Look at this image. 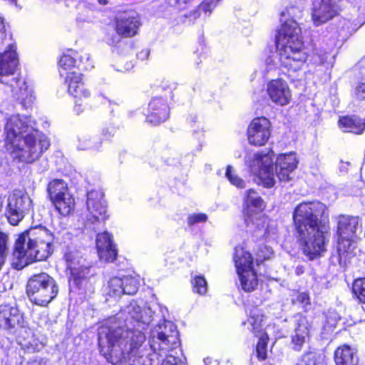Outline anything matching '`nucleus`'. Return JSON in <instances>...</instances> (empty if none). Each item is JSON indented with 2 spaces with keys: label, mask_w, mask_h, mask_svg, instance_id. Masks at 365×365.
I'll list each match as a JSON object with an SVG mask.
<instances>
[{
  "label": "nucleus",
  "mask_w": 365,
  "mask_h": 365,
  "mask_svg": "<svg viewBox=\"0 0 365 365\" xmlns=\"http://www.w3.org/2000/svg\"><path fill=\"white\" fill-rule=\"evenodd\" d=\"M274 153L269 151L266 154L255 153L252 156L246 157V163L251 172L258 177L260 182L266 187H272L275 184L273 172Z\"/></svg>",
  "instance_id": "11"
},
{
  "label": "nucleus",
  "mask_w": 365,
  "mask_h": 365,
  "mask_svg": "<svg viewBox=\"0 0 365 365\" xmlns=\"http://www.w3.org/2000/svg\"><path fill=\"white\" fill-rule=\"evenodd\" d=\"M140 26V17L133 11L119 14L115 18V30L123 37L135 36Z\"/></svg>",
  "instance_id": "17"
},
{
  "label": "nucleus",
  "mask_w": 365,
  "mask_h": 365,
  "mask_svg": "<svg viewBox=\"0 0 365 365\" xmlns=\"http://www.w3.org/2000/svg\"><path fill=\"white\" fill-rule=\"evenodd\" d=\"M354 96L358 100H365V83H359L354 90Z\"/></svg>",
  "instance_id": "46"
},
{
  "label": "nucleus",
  "mask_w": 365,
  "mask_h": 365,
  "mask_svg": "<svg viewBox=\"0 0 365 365\" xmlns=\"http://www.w3.org/2000/svg\"><path fill=\"white\" fill-rule=\"evenodd\" d=\"M294 334L309 336L308 322L305 317L302 316L297 317L294 320Z\"/></svg>",
  "instance_id": "34"
},
{
  "label": "nucleus",
  "mask_w": 365,
  "mask_h": 365,
  "mask_svg": "<svg viewBox=\"0 0 365 365\" xmlns=\"http://www.w3.org/2000/svg\"><path fill=\"white\" fill-rule=\"evenodd\" d=\"M96 247L101 260L113 262L115 259L117 250L111 235L108 232L97 235Z\"/></svg>",
  "instance_id": "21"
},
{
  "label": "nucleus",
  "mask_w": 365,
  "mask_h": 365,
  "mask_svg": "<svg viewBox=\"0 0 365 365\" xmlns=\"http://www.w3.org/2000/svg\"><path fill=\"white\" fill-rule=\"evenodd\" d=\"M340 0H314L311 9V18L315 26H319L339 14Z\"/></svg>",
  "instance_id": "13"
},
{
  "label": "nucleus",
  "mask_w": 365,
  "mask_h": 365,
  "mask_svg": "<svg viewBox=\"0 0 365 365\" xmlns=\"http://www.w3.org/2000/svg\"><path fill=\"white\" fill-rule=\"evenodd\" d=\"M193 291L199 294H205L207 292V282L203 276H196L192 281Z\"/></svg>",
  "instance_id": "37"
},
{
  "label": "nucleus",
  "mask_w": 365,
  "mask_h": 365,
  "mask_svg": "<svg viewBox=\"0 0 365 365\" xmlns=\"http://www.w3.org/2000/svg\"><path fill=\"white\" fill-rule=\"evenodd\" d=\"M8 236L0 231V269L5 262L7 253Z\"/></svg>",
  "instance_id": "39"
},
{
  "label": "nucleus",
  "mask_w": 365,
  "mask_h": 365,
  "mask_svg": "<svg viewBox=\"0 0 365 365\" xmlns=\"http://www.w3.org/2000/svg\"><path fill=\"white\" fill-rule=\"evenodd\" d=\"M4 129L6 148L19 161L31 163L50 147L48 138L36 128V122L30 115H10Z\"/></svg>",
  "instance_id": "3"
},
{
  "label": "nucleus",
  "mask_w": 365,
  "mask_h": 365,
  "mask_svg": "<svg viewBox=\"0 0 365 365\" xmlns=\"http://www.w3.org/2000/svg\"><path fill=\"white\" fill-rule=\"evenodd\" d=\"M65 83L68 86V92L76 98H88L91 92L86 88L82 75L76 72H66Z\"/></svg>",
  "instance_id": "22"
},
{
  "label": "nucleus",
  "mask_w": 365,
  "mask_h": 365,
  "mask_svg": "<svg viewBox=\"0 0 365 365\" xmlns=\"http://www.w3.org/2000/svg\"><path fill=\"white\" fill-rule=\"evenodd\" d=\"M98 1L99 4H103V5H106L109 2L108 0H98Z\"/></svg>",
  "instance_id": "59"
},
{
  "label": "nucleus",
  "mask_w": 365,
  "mask_h": 365,
  "mask_svg": "<svg viewBox=\"0 0 365 365\" xmlns=\"http://www.w3.org/2000/svg\"><path fill=\"white\" fill-rule=\"evenodd\" d=\"M334 361L336 365H356L359 360L354 349L344 344L336 349Z\"/></svg>",
  "instance_id": "24"
},
{
  "label": "nucleus",
  "mask_w": 365,
  "mask_h": 365,
  "mask_svg": "<svg viewBox=\"0 0 365 365\" xmlns=\"http://www.w3.org/2000/svg\"><path fill=\"white\" fill-rule=\"evenodd\" d=\"M267 91L271 101L278 106H286L292 99L291 91L287 82L282 79L269 81Z\"/></svg>",
  "instance_id": "19"
},
{
  "label": "nucleus",
  "mask_w": 365,
  "mask_h": 365,
  "mask_svg": "<svg viewBox=\"0 0 365 365\" xmlns=\"http://www.w3.org/2000/svg\"><path fill=\"white\" fill-rule=\"evenodd\" d=\"M341 24H342V26H341L342 29H344L345 27L349 28V22L348 21H346V19H343L341 21Z\"/></svg>",
  "instance_id": "57"
},
{
  "label": "nucleus",
  "mask_w": 365,
  "mask_h": 365,
  "mask_svg": "<svg viewBox=\"0 0 365 365\" xmlns=\"http://www.w3.org/2000/svg\"><path fill=\"white\" fill-rule=\"evenodd\" d=\"M266 342L264 339V335L262 334L260 336V339L257 344L256 351L257 354V356L260 359H265L267 357L266 353Z\"/></svg>",
  "instance_id": "44"
},
{
  "label": "nucleus",
  "mask_w": 365,
  "mask_h": 365,
  "mask_svg": "<svg viewBox=\"0 0 365 365\" xmlns=\"http://www.w3.org/2000/svg\"><path fill=\"white\" fill-rule=\"evenodd\" d=\"M26 365H49V364H48V361L46 359L38 358V359H34L27 362Z\"/></svg>",
  "instance_id": "50"
},
{
  "label": "nucleus",
  "mask_w": 365,
  "mask_h": 365,
  "mask_svg": "<svg viewBox=\"0 0 365 365\" xmlns=\"http://www.w3.org/2000/svg\"><path fill=\"white\" fill-rule=\"evenodd\" d=\"M319 63H324L327 61V58H328V53H323V54H319Z\"/></svg>",
  "instance_id": "54"
},
{
  "label": "nucleus",
  "mask_w": 365,
  "mask_h": 365,
  "mask_svg": "<svg viewBox=\"0 0 365 365\" xmlns=\"http://www.w3.org/2000/svg\"><path fill=\"white\" fill-rule=\"evenodd\" d=\"M297 164L298 160L295 153L279 155L276 160L275 165L276 175L279 180L289 182L292 180Z\"/></svg>",
  "instance_id": "18"
},
{
  "label": "nucleus",
  "mask_w": 365,
  "mask_h": 365,
  "mask_svg": "<svg viewBox=\"0 0 365 365\" xmlns=\"http://www.w3.org/2000/svg\"><path fill=\"white\" fill-rule=\"evenodd\" d=\"M33 210V203L24 190H15L7 197L5 215L11 225H17Z\"/></svg>",
  "instance_id": "10"
},
{
  "label": "nucleus",
  "mask_w": 365,
  "mask_h": 365,
  "mask_svg": "<svg viewBox=\"0 0 365 365\" xmlns=\"http://www.w3.org/2000/svg\"><path fill=\"white\" fill-rule=\"evenodd\" d=\"M6 34L4 19L1 16H0V45L3 43L4 40L6 38Z\"/></svg>",
  "instance_id": "49"
},
{
  "label": "nucleus",
  "mask_w": 365,
  "mask_h": 365,
  "mask_svg": "<svg viewBox=\"0 0 365 365\" xmlns=\"http://www.w3.org/2000/svg\"><path fill=\"white\" fill-rule=\"evenodd\" d=\"M47 192L50 200L70 193L66 182L61 179H53L47 186Z\"/></svg>",
  "instance_id": "29"
},
{
  "label": "nucleus",
  "mask_w": 365,
  "mask_h": 365,
  "mask_svg": "<svg viewBox=\"0 0 365 365\" xmlns=\"http://www.w3.org/2000/svg\"><path fill=\"white\" fill-rule=\"evenodd\" d=\"M234 262L237 272L242 273V271L244 270L254 269L251 254L242 247H237L235 248Z\"/></svg>",
  "instance_id": "25"
},
{
  "label": "nucleus",
  "mask_w": 365,
  "mask_h": 365,
  "mask_svg": "<svg viewBox=\"0 0 365 365\" xmlns=\"http://www.w3.org/2000/svg\"><path fill=\"white\" fill-rule=\"evenodd\" d=\"M86 204L89 212L88 221L94 223L107 218V207L101 191L93 190L88 192Z\"/></svg>",
  "instance_id": "16"
},
{
  "label": "nucleus",
  "mask_w": 365,
  "mask_h": 365,
  "mask_svg": "<svg viewBox=\"0 0 365 365\" xmlns=\"http://www.w3.org/2000/svg\"><path fill=\"white\" fill-rule=\"evenodd\" d=\"M292 218L296 237L303 253L311 260L320 256L326 250L327 207L317 200L302 202L294 208Z\"/></svg>",
  "instance_id": "2"
},
{
  "label": "nucleus",
  "mask_w": 365,
  "mask_h": 365,
  "mask_svg": "<svg viewBox=\"0 0 365 365\" xmlns=\"http://www.w3.org/2000/svg\"><path fill=\"white\" fill-rule=\"evenodd\" d=\"M139 287L138 281L130 276L120 277H113L106 288V293L108 296L115 299H118L122 294H134L137 292Z\"/></svg>",
  "instance_id": "14"
},
{
  "label": "nucleus",
  "mask_w": 365,
  "mask_h": 365,
  "mask_svg": "<svg viewBox=\"0 0 365 365\" xmlns=\"http://www.w3.org/2000/svg\"><path fill=\"white\" fill-rule=\"evenodd\" d=\"M83 110V106L81 103H78V101L76 100L75 101V106H74V111L77 114H80Z\"/></svg>",
  "instance_id": "52"
},
{
  "label": "nucleus",
  "mask_w": 365,
  "mask_h": 365,
  "mask_svg": "<svg viewBox=\"0 0 365 365\" xmlns=\"http://www.w3.org/2000/svg\"><path fill=\"white\" fill-rule=\"evenodd\" d=\"M295 272L297 275L302 274L304 273V268L303 267L298 266L296 267Z\"/></svg>",
  "instance_id": "56"
},
{
  "label": "nucleus",
  "mask_w": 365,
  "mask_h": 365,
  "mask_svg": "<svg viewBox=\"0 0 365 365\" xmlns=\"http://www.w3.org/2000/svg\"><path fill=\"white\" fill-rule=\"evenodd\" d=\"M187 120L189 121V123L190 124H192L194 123H196V116H194V115H190L188 118H187Z\"/></svg>",
  "instance_id": "58"
},
{
  "label": "nucleus",
  "mask_w": 365,
  "mask_h": 365,
  "mask_svg": "<svg viewBox=\"0 0 365 365\" xmlns=\"http://www.w3.org/2000/svg\"><path fill=\"white\" fill-rule=\"evenodd\" d=\"M271 123L264 117L254 118L247 130L248 141L251 145L262 146L265 145L271 135Z\"/></svg>",
  "instance_id": "15"
},
{
  "label": "nucleus",
  "mask_w": 365,
  "mask_h": 365,
  "mask_svg": "<svg viewBox=\"0 0 365 365\" xmlns=\"http://www.w3.org/2000/svg\"><path fill=\"white\" fill-rule=\"evenodd\" d=\"M327 318V322L330 324L331 326H334L338 320L340 319L339 316L335 312H329Z\"/></svg>",
  "instance_id": "48"
},
{
  "label": "nucleus",
  "mask_w": 365,
  "mask_h": 365,
  "mask_svg": "<svg viewBox=\"0 0 365 365\" xmlns=\"http://www.w3.org/2000/svg\"><path fill=\"white\" fill-rule=\"evenodd\" d=\"M242 272L243 273L237 272L242 289L247 292H252L258 285L256 272L251 269L244 270Z\"/></svg>",
  "instance_id": "27"
},
{
  "label": "nucleus",
  "mask_w": 365,
  "mask_h": 365,
  "mask_svg": "<svg viewBox=\"0 0 365 365\" xmlns=\"http://www.w3.org/2000/svg\"><path fill=\"white\" fill-rule=\"evenodd\" d=\"M354 294L361 302L365 304V278L354 280L352 285Z\"/></svg>",
  "instance_id": "33"
},
{
  "label": "nucleus",
  "mask_w": 365,
  "mask_h": 365,
  "mask_svg": "<svg viewBox=\"0 0 365 365\" xmlns=\"http://www.w3.org/2000/svg\"><path fill=\"white\" fill-rule=\"evenodd\" d=\"M154 312L132 301L98 328L101 354L113 365H160V358L180 345L176 326L163 320L150 331L148 341L143 331L153 320ZM160 365H185L184 359L166 355Z\"/></svg>",
  "instance_id": "1"
},
{
  "label": "nucleus",
  "mask_w": 365,
  "mask_h": 365,
  "mask_svg": "<svg viewBox=\"0 0 365 365\" xmlns=\"http://www.w3.org/2000/svg\"><path fill=\"white\" fill-rule=\"evenodd\" d=\"M101 145V140L88 134H83L78 138V148L80 150H98Z\"/></svg>",
  "instance_id": "32"
},
{
  "label": "nucleus",
  "mask_w": 365,
  "mask_h": 365,
  "mask_svg": "<svg viewBox=\"0 0 365 365\" xmlns=\"http://www.w3.org/2000/svg\"><path fill=\"white\" fill-rule=\"evenodd\" d=\"M18 66L16 46L9 43L8 48L0 53V82L8 86L13 96L24 108H28L34 103L35 97L26 79L16 73Z\"/></svg>",
  "instance_id": "6"
},
{
  "label": "nucleus",
  "mask_w": 365,
  "mask_h": 365,
  "mask_svg": "<svg viewBox=\"0 0 365 365\" xmlns=\"http://www.w3.org/2000/svg\"><path fill=\"white\" fill-rule=\"evenodd\" d=\"M276 43L281 64L289 71L299 70L307 56L298 23L293 19L285 21L278 31Z\"/></svg>",
  "instance_id": "5"
},
{
  "label": "nucleus",
  "mask_w": 365,
  "mask_h": 365,
  "mask_svg": "<svg viewBox=\"0 0 365 365\" xmlns=\"http://www.w3.org/2000/svg\"><path fill=\"white\" fill-rule=\"evenodd\" d=\"M72 235L66 228H55L51 232L44 227H31L21 233L16 241L14 255L26 264L47 259L53 252V243H66Z\"/></svg>",
  "instance_id": "4"
},
{
  "label": "nucleus",
  "mask_w": 365,
  "mask_h": 365,
  "mask_svg": "<svg viewBox=\"0 0 365 365\" xmlns=\"http://www.w3.org/2000/svg\"><path fill=\"white\" fill-rule=\"evenodd\" d=\"M58 212L63 216L71 214L75 208V200L71 193L51 200Z\"/></svg>",
  "instance_id": "26"
},
{
  "label": "nucleus",
  "mask_w": 365,
  "mask_h": 365,
  "mask_svg": "<svg viewBox=\"0 0 365 365\" xmlns=\"http://www.w3.org/2000/svg\"><path fill=\"white\" fill-rule=\"evenodd\" d=\"M102 135L105 138H108L111 135V133L109 131V129L106 128L102 130Z\"/></svg>",
  "instance_id": "55"
},
{
  "label": "nucleus",
  "mask_w": 365,
  "mask_h": 365,
  "mask_svg": "<svg viewBox=\"0 0 365 365\" xmlns=\"http://www.w3.org/2000/svg\"><path fill=\"white\" fill-rule=\"evenodd\" d=\"M78 274L76 276L73 272H70L71 275V281L78 287L81 288L87 282V279L93 275L89 267L85 266L83 264L76 267Z\"/></svg>",
  "instance_id": "31"
},
{
  "label": "nucleus",
  "mask_w": 365,
  "mask_h": 365,
  "mask_svg": "<svg viewBox=\"0 0 365 365\" xmlns=\"http://www.w3.org/2000/svg\"><path fill=\"white\" fill-rule=\"evenodd\" d=\"M75 63L76 60L73 56H71L69 54L63 55L58 62V65L60 67V75L61 76L66 75V73H63V71H66L72 68L75 66Z\"/></svg>",
  "instance_id": "36"
},
{
  "label": "nucleus",
  "mask_w": 365,
  "mask_h": 365,
  "mask_svg": "<svg viewBox=\"0 0 365 365\" xmlns=\"http://www.w3.org/2000/svg\"><path fill=\"white\" fill-rule=\"evenodd\" d=\"M225 176L230 183L237 187L243 188L245 187V182L235 173L231 165L227 167Z\"/></svg>",
  "instance_id": "35"
},
{
  "label": "nucleus",
  "mask_w": 365,
  "mask_h": 365,
  "mask_svg": "<svg viewBox=\"0 0 365 365\" xmlns=\"http://www.w3.org/2000/svg\"><path fill=\"white\" fill-rule=\"evenodd\" d=\"M319 356L314 352H309L302 356L296 365H321Z\"/></svg>",
  "instance_id": "38"
},
{
  "label": "nucleus",
  "mask_w": 365,
  "mask_h": 365,
  "mask_svg": "<svg viewBox=\"0 0 365 365\" xmlns=\"http://www.w3.org/2000/svg\"><path fill=\"white\" fill-rule=\"evenodd\" d=\"M362 233L361 223L358 217L341 215L337 222L339 263L342 257L351 254L356 247L358 237Z\"/></svg>",
  "instance_id": "8"
},
{
  "label": "nucleus",
  "mask_w": 365,
  "mask_h": 365,
  "mask_svg": "<svg viewBox=\"0 0 365 365\" xmlns=\"http://www.w3.org/2000/svg\"><path fill=\"white\" fill-rule=\"evenodd\" d=\"M150 51L148 49H143L137 53V58L142 61L145 60L148 58Z\"/></svg>",
  "instance_id": "51"
},
{
  "label": "nucleus",
  "mask_w": 365,
  "mask_h": 365,
  "mask_svg": "<svg viewBox=\"0 0 365 365\" xmlns=\"http://www.w3.org/2000/svg\"><path fill=\"white\" fill-rule=\"evenodd\" d=\"M80 62L81 65L79 66H82V69L90 70L93 68V63L90 61V55L88 53L81 56Z\"/></svg>",
  "instance_id": "47"
},
{
  "label": "nucleus",
  "mask_w": 365,
  "mask_h": 365,
  "mask_svg": "<svg viewBox=\"0 0 365 365\" xmlns=\"http://www.w3.org/2000/svg\"><path fill=\"white\" fill-rule=\"evenodd\" d=\"M121 37H123V35H120L115 29H110L107 31L104 41L110 46H115L120 42Z\"/></svg>",
  "instance_id": "41"
},
{
  "label": "nucleus",
  "mask_w": 365,
  "mask_h": 365,
  "mask_svg": "<svg viewBox=\"0 0 365 365\" xmlns=\"http://www.w3.org/2000/svg\"><path fill=\"white\" fill-rule=\"evenodd\" d=\"M58 292L55 280L44 272L34 275L27 282V295L32 303L38 306H47Z\"/></svg>",
  "instance_id": "9"
},
{
  "label": "nucleus",
  "mask_w": 365,
  "mask_h": 365,
  "mask_svg": "<svg viewBox=\"0 0 365 365\" xmlns=\"http://www.w3.org/2000/svg\"><path fill=\"white\" fill-rule=\"evenodd\" d=\"M0 327L19 340L29 336V329L19 310L9 304L0 306Z\"/></svg>",
  "instance_id": "12"
},
{
  "label": "nucleus",
  "mask_w": 365,
  "mask_h": 365,
  "mask_svg": "<svg viewBox=\"0 0 365 365\" xmlns=\"http://www.w3.org/2000/svg\"><path fill=\"white\" fill-rule=\"evenodd\" d=\"M273 255L272 249L268 246H263L261 247L257 253V264H259L260 262H262L264 260L271 259Z\"/></svg>",
  "instance_id": "40"
},
{
  "label": "nucleus",
  "mask_w": 365,
  "mask_h": 365,
  "mask_svg": "<svg viewBox=\"0 0 365 365\" xmlns=\"http://www.w3.org/2000/svg\"><path fill=\"white\" fill-rule=\"evenodd\" d=\"M207 220V216L204 213H193L187 217V225L192 226L195 224L205 222Z\"/></svg>",
  "instance_id": "43"
},
{
  "label": "nucleus",
  "mask_w": 365,
  "mask_h": 365,
  "mask_svg": "<svg viewBox=\"0 0 365 365\" xmlns=\"http://www.w3.org/2000/svg\"><path fill=\"white\" fill-rule=\"evenodd\" d=\"M245 222L256 240H267L276 234V224L261 212H254L252 208L262 210L264 201L259 194L253 189L246 191L245 197Z\"/></svg>",
  "instance_id": "7"
},
{
  "label": "nucleus",
  "mask_w": 365,
  "mask_h": 365,
  "mask_svg": "<svg viewBox=\"0 0 365 365\" xmlns=\"http://www.w3.org/2000/svg\"><path fill=\"white\" fill-rule=\"evenodd\" d=\"M170 113L166 101L162 98H153L148 104L146 120L153 125L165 121Z\"/></svg>",
  "instance_id": "20"
},
{
  "label": "nucleus",
  "mask_w": 365,
  "mask_h": 365,
  "mask_svg": "<svg viewBox=\"0 0 365 365\" xmlns=\"http://www.w3.org/2000/svg\"><path fill=\"white\" fill-rule=\"evenodd\" d=\"M64 259L70 272H73L74 274L76 276L78 274L76 267L83 264L82 262L83 261L78 250L75 247H68L64 252Z\"/></svg>",
  "instance_id": "28"
},
{
  "label": "nucleus",
  "mask_w": 365,
  "mask_h": 365,
  "mask_svg": "<svg viewBox=\"0 0 365 365\" xmlns=\"http://www.w3.org/2000/svg\"><path fill=\"white\" fill-rule=\"evenodd\" d=\"M245 324L248 325V329L257 334L260 333L262 327L264 326V316L257 308H254L250 312V316L247 322Z\"/></svg>",
  "instance_id": "30"
},
{
  "label": "nucleus",
  "mask_w": 365,
  "mask_h": 365,
  "mask_svg": "<svg viewBox=\"0 0 365 365\" xmlns=\"http://www.w3.org/2000/svg\"><path fill=\"white\" fill-rule=\"evenodd\" d=\"M296 302L302 304V307L307 309V307L310 305L309 296L307 292L299 293L295 299Z\"/></svg>",
  "instance_id": "45"
},
{
  "label": "nucleus",
  "mask_w": 365,
  "mask_h": 365,
  "mask_svg": "<svg viewBox=\"0 0 365 365\" xmlns=\"http://www.w3.org/2000/svg\"><path fill=\"white\" fill-rule=\"evenodd\" d=\"M339 126L344 132L361 134L365 129V119L357 115H347L341 118Z\"/></svg>",
  "instance_id": "23"
},
{
  "label": "nucleus",
  "mask_w": 365,
  "mask_h": 365,
  "mask_svg": "<svg viewBox=\"0 0 365 365\" xmlns=\"http://www.w3.org/2000/svg\"><path fill=\"white\" fill-rule=\"evenodd\" d=\"M308 337L305 336H300L297 334L293 333L292 335V349L295 351H299L302 350L303 344L305 343Z\"/></svg>",
  "instance_id": "42"
},
{
  "label": "nucleus",
  "mask_w": 365,
  "mask_h": 365,
  "mask_svg": "<svg viewBox=\"0 0 365 365\" xmlns=\"http://www.w3.org/2000/svg\"><path fill=\"white\" fill-rule=\"evenodd\" d=\"M267 67H268L267 71H269V70H271L273 68L274 66L275 65V63H274V61L271 57H269L267 59Z\"/></svg>",
  "instance_id": "53"
}]
</instances>
